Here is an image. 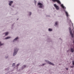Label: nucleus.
Here are the masks:
<instances>
[{"instance_id":"1","label":"nucleus","mask_w":74,"mask_h":74,"mask_svg":"<svg viewBox=\"0 0 74 74\" xmlns=\"http://www.w3.org/2000/svg\"><path fill=\"white\" fill-rule=\"evenodd\" d=\"M69 31L70 32V33L71 35V36L72 38H73L74 37V34H73V33H72V31H71V28H69Z\"/></svg>"},{"instance_id":"2","label":"nucleus","mask_w":74,"mask_h":74,"mask_svg":"<svg viewBox=\"0 0 74 74\" xmlns=\"http://www.w3.org/2000/svg\"><path fill=\"white\" fill-rule=\"evenodd\" d=\"M18 49L17 48H15L14 50V52L13 53V56H15V55L17 53V52H18Z\"/></svg>"},{"instance_id":"3","label":"nucleus","mask_w":74,"mask_h":74,"mask_svg":"<svg viewBox=\"0 0 74 74\" xmlns=\"http://www.w3.org/2000/svg\"><path fill=\"white\" fill-rule=\"evenodd\" d=\"M53 2H56L57 3H58L59 4H61V2L59 0H52Z\"/></svg>"},{"instance_id":"4","label":"nucleus","mask_w":74,"mask_h":74,"mask_svg":"<svg viewBox=\"0 0 74 74\" xmlns=\"http://www.w3.org/2000/svg\"><path fill=\"white\" fill-rule=\"evenodd\" d=\"M38 5H40L39 6V8H42V7H44V5H42V4L41 3H38Z\"/></svg>"},{"instance_id":"5","label":"nucleus","mask_w":74,"mask_h":74,"mask_svg":"<svg viewBox=\"0 0 74 74\" xmlns=\"http://www.w3.org/2000/svg\"><path fill=\"white\" fill-rule=\"evenodd\" d=\"M45 62H47V63H48V64H51V65H52V66H53V65H54V64H53V63H51V62H49L47 60H45Z\"/></svg>"},{"instance_id":"6","label":"nucleus","mask_w":74,"mask_h":74,"mask_svg":"<svg viewBox=\"0 0 74 74\" xmlns=\"http://www.w3.org/2000/svg\"><path fill=\"white\" fill-rule=\"evenodd\" d=\"M54 6L56 8L57 10H59V6L57 5L56 4H54Z\"/></svg>"},{"instance_id":"7","label":"nucleus","mask_w":74,"mask_h":74,"mask_svg":"<svg viewBox=\"0 0 74 74\" xmlns=\"http://www.w3.org/2000/svg\"><path fill=\"white\" fill-rule=\"evenodd\" d=\"M12 3H13V1H10L9 2V5H11L12 4Z\"/></svg>"},{"instance_id":"8","label":"nucleus","mask_w":74,"mask_h":74,"mask_svg":"<svg viewBox=\"0 0 74 74\" xmlns=\"http://www.w3.org/2000/svg\"><path fill=\"white\" fill-rule=\"evenodd\" d=\"M61 6L63 9H66V7H65L64 6L63 4H61Z\"/></svg>"},{"instance_id":"9","label":"nucleus","mask_w":74,"mask_h":74,"mask_svg":"<svg viewBox=\"0 0 74 74\" xmlns=\"http://www.w3.org/2000/svg\"><path fill=\"white\" fill-rule=\"evenodd\" d=\"M65 12L66 16L67 17H68V16H69V14H68V13H67V12Z\"/></svg>"},{"instance_id":"10","label":"nucleus","mask_w":74,"mask_h":74,"mask_svg":"<svg viewBox=\"0 0 74 74\" xmlns=\"http://www.w3.org/2000/svg\"><path fill=\"white\" fill-rule=\"evenodd\" d=\"M71 51L72 53L74 52V49L73 48H71Z\"/></svg>"},{"instance_id":"11","label":"nucleus","mask_w":74,"mask_h":74,"mask_svg":"<svg viewBox=\"0 0 74 74\" xmlns=\"http://www.w3.org/2000/svg\"><path fill=\"white\" fill-rule=\"evenodd\" d=\"M18 39V37L16 38L15 39L13 40V42H14V41L17 40V39Z\"/></svg>"},{"instance_id":"12","label":"nucleus","mask_w":74,"mask_h":74,"mask_svg":"<svg viewBox=\"0 0 74 74\" xmlns=\"http://www.w3.org/2000/svg\"><path fill=\"white\" fill-rule=\"evenodd\" d=\"M11 38V37L10 36L7 37L6 38H5V39H9V38Z\"/></svg>"},{"instance_id":"13","label":"nucleus","mask_w":74,"mask_h":74,"mask_svg":"<svg viewBox=\"0 0 74 74\" xmlns=\"http://www.w3.org/2000/svg\"><path fill=\"white\" fill-rule=\"evenodd\" d=\"M52 31V29L51 28L49 29V32H51V31Z\"/></svg>"},{"instance_id":"14","label":"nucleus","mask_w":74,"mask_h":74,"mask_svg":"<svg viewBox=\"0 0 74 74\" xmlns=\"http://www.w3.org/2000/svg\"><path fill=\"white\" fill-rule=\"evenodd\" d=\"M8 34V32H6L5 33V36H7Z\"/></svg>"},{"instance_id":"15","label":"nucleus","mask_w":74,"mask_h":74,"mask_svg":"<svg viewBox=\"0 0 74 74\" xmlns=\"http://www.w3.org/2000/svg\"><path fill=\"white\" fill-rule=\"evenodd\" d=\"M57 24H58V22H56L55 23V25H57Z\"/></svg>"},{"instance_id":"16","label":"nucleus","mask_w":74,"mask_h":74,"mask_svg":"<svg viewBox=\"0 0 74 74\" xmlns=\"http://www.w3.org/2000/svg\"><path fill=\"white\" fill-rule=\"evenodd\" d=\"M3 45V44H1V42H0V46H1V45Z\"/></svg>"},{"instance_id":"17","label":"nucleus","mask_w":74,"mask_h":74,"mask_svg":"<svg viewBox=\"0 0 74 74\" xmlns=\"http://www.w3.org/2000/svg\"><path fill=\"white\" fill-rule=\"evenodd\" d=\"M14 65H15V63H13V64L12 65V66H14Z\"/></svg>"},{"instance_id":"18","label":"nucleus","mask_w":74,"mask_h":74,"mask_svg":"<svg viewBox=\"0 0 74 74\" xmlns=\"http://www.w3.org/2000/svg\"><path fill=\"white\" fill-rule=\"evenodd\" d=\"M32 14V13L31 12H29V15H31V14Z\"/></svg>"},{"instance_id":"19","label":"nucleus","mask_w":74,"mask_h":74,"mask_svg":"<svg viewBox=\"0 0 74 74\" xmlns=\"http://www.w3.org/2000/svg\"><path fill=\"white\" fill-rule=\"evenodd\" d=\"M19 64H18L17 65V66H19Z\"/></svg>"},{"instance_id":"20","label":"nucleus","mask_w":74,"mask_h":74,"mask_svg":"<svg viewBox=\"0 0 74 74\" xmlns=\"http://www.w3.org/2000/svg\"><path fill=\"white\" fill-rule=\"evenodd\" d=\"M66 70H68L69 69H68L67 68H66Z\"/></svg>"},{"instance_id":"21","label":"nucleus","mask_w":74,"mask_h":74,"mask_svg":"<svg viewBox=\"0 0 74 74\" xmlns=\"http://www.w3.org/2000/svg\"><path fill=\"white\" fill-rule=\"evenodd\" d=\"M45 64H42V66H44V65H45Z\"/></svg>"},{"instance_id":"22","label":"nucleus","mask_w":74,"mask_h":74,"mask_svg":"<svg viewBox=\"0 0 74 74\" xmlns=\"http://www.w3.org/2000/svg\"><path fill=\"white\" fill-rule=\"evenodd\" d=\"M71 68H73V66H71Z\"/></svg>"},{"instance_id":"23","label":"nucleus","mask_w":74,"mask_h":74,"mask_svg":"<svg viewBox=\"0 0 74 74\" xmlns=\"http://www.w3.org/2000/svg\"><path fill=\"white\" fill-rule=\"evenodd\" d=\"M72 24V26H73V29H74V27H73V24Z\"/></svg>"},{"instance_id":"24","label":"nucleus","mask_w":74,"mask_h":74,"mask_svg":"<svg viewBox=\"0 0 74 74\" xmlns=\"http://www.w3.org/2000/svg\"><path fill=\"white\" fill-rule=\"evenodd\" d=\"M24 67H26V65H24Z\"/></svg>"},{"instance_id":"25","label":"nucleus","mask_w":74,"mask_h":74,"mask_svg":"<svg viewBox=\"0 0 74 74\" xmlns=\"http://www.w3.org/2000/svg\"><path fill=\"white\" fill-rule=\"evenodd\" d=\"M73 32L74 33V30L73 31Z\"/></svg>"}]
</instances>
